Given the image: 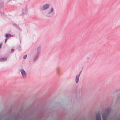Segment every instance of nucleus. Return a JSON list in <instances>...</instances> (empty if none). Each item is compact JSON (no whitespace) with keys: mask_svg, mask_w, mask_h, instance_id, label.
Here are the masks:
<instances>
[{"mask_svg":"<svg viewBox=\"0 0 120 120\" xmlns=\"http://www.w3.org/2000/svg\"><path fill=\"white\" fill-rule=\"evenodd\" d=\"M20 72L23 78H26V75L25 71L23 69H21L20 70Z\"/></svg>","mask_w":120,"mask_h":120,"instance_id":"obj_1","label":"nucleus"},{"mask_svg":"<svg viewBox=\"0 0 120 120\" xmlns=\"http://www.w3.org/2000/svg\"><path fill=\"white\" fill-rule=\"evenodd\" d=\"M81 71L76 76L75 78V81L76 83H77L78 82L79 79L80 75V74L81 73Z\"/></svg>","mask_w":120,"mask_h":120,"instance_id":"obj_2","label":"nucleus"},{"mask_svg":"<svg viewBox=\"0 0 120 120\" xmlns=\"http://www.w3.org/2000/svg\"><path fill=\"white\" fill-rule=\"evenodd\" d=\"M46 8H48V13H50L53 11V9L52 8H45L44 9H46Z\"/></svg>","mask_w":120,"mask_h":120,"instance_id":"obj_3","label":"nucleus"},{"mask_svg":"<svg viewBox=\"0 0 120 120\" xmlns=\"http://www.w3.org/2000/svg\"><path fill=\"white\" fill-rule=\"evenodd\" d=\"M50 4H46L44 5L42 8H49L50 6Z\"/></svg>","mask_w":120,"mask_h":120,"instance_id":"obj_4","label":"nucleus"},{"mask_svg":"<svg viewBox=\"0 0 120 120\" xmlns=\"http://www.w3.org/2000/svg\"><path fill=\"white\" fill-rule=\"evenodd\" d=\"M7 58H3L0 59V62H2L6 61Z\"/></svg>","mask_w":120,"mask_h":120,"instance_id":"obj_5","label":"nucleus"},{"mask_svg":"<svg viewBox=\"0 0 120 120\" xmlns=\"http://www.w3.org/2000/svg\"><path fill=\"white\" fill-rule=\"evenodd\" d=\"M96 120H101L99 114H98L96 117Z\"/></svg>","mask_w":120,"mask_h":120,"instance_id":"obj_6","label":"nucleus"},{"mask_svg":"<svg viewBox=\"0 0 120 120\" xmlns=\"http://www.w3.org/2000/svg\"><path fill=\"white\" fill-rule=\"evenodd\" d=\"M4 4L3 2H0V7H4Z\"/></svg>","mask_w":120,"mask_h":120,"instance_id":"obj_7","label":"nucleus"},{"mask_svg":"<svg viewBox=\"0 0 120 120\" xmlns=\"http://www.w3.org/2000/svg\"><path fill=\"white\" fill-rule=\"evenodd\" d=\"M103 119V120H105V119L106 118V116L105 117V116H102Z\"/></svg>","mask_w":120,"mask_h":120,"instance_id":"obj_8","label":"nucleus"},{"mask_svg":"<svg viewBox=\"0 0 120 120\" xmlns=\"http://www.w3.org/2000/svg\"><path fill=\"white\" fill-rule=\"evenodd\" d=\"M27 56V55H25V56H24L23 57L24 58V59H26V58Z\"/></svg>","mask_w":120,"mask_h":120,"instance_id":"obj_9","label":"nucleus"},{"mask_svg":"<svg viewBox=\"0 0 120 120\" xmlns=\"http://www.w3.org/2000/svg\"><path fill=\"white\" fill-rule=\"evenodd\" d=\"M9 35L8 34H6V37L7 38H8L9 37Z\"/></svg>","mask_w":120,"mask_h":120,"instance_id":"obj_10","label":"nucleus"},{"mask_svg":"<svg viewBox=\"0 0 120 120\" xmlns=\"http://www.w3.org/2000/svg\"><path fill=\"white\" fill-rule=\"evenodd\" d=\"M14 51V50L13 49H12L11 50V52H13Z\"/></svg>","mask_w":120,"mask_h":120,"instance_id":"obj_11","label":"nucleus"},{"mask_svg":"<svg viewBox=\"0 0 120 120\" xmlns=\"http://www.w3.org/2000/svg\"><path fill=\"white\" fill-rule=\"evenodd\" d=\"M2 45V44H0V49L1 48Z\"/></svg>","mask_w":120,"mask_h":120,"instance_id":"obj_12","label":"nucleus"},{"mask_svg":"<svg viewBox=\"0 0 120 120\" xmlns=\"http://www.w3.org/2000/svg\"><path fill=\"white\" fill-rule=\"evenodd\" d=\"M6 40H7V39H6L5 40V42H6Z\"/></svg>","mask_w":120,"mask_h":120,"instance_id":"obj_13","label":"nucleus"}]
</instances>
